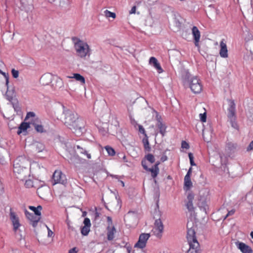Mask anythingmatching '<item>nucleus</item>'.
<instances>
[{"mask_svg":"<svg viewBox=\"0 0 253 253\" xmlns=\"http://www.w3.org/2000/svg\"><path fill=\"white\" fill-rule=\"evenodd\" d=\"M196 222H187V239L190 246L187 253H198L199 250V243L196 237V229L197 225Z\"/></svg>","mask_w":253,"mask_h":253,"instance_id":"2","label":"nucleus"},{"mask_svg":"<svg viewBox=\"0 0 253 253\" xmlns=\"http://www.w3.org/2000/svg\"><path fill=\"white\" fill-rule=\"evenodd\" d=\"M32 181L30 180H26V182H25V185L26 186H32Z\"/></svg>","mask_w":253,"mask_h":253,"instance_id":"51","label":"nucleus"},{"mask_svg":"<svg viewBox=\"0 0 253 253\" xmlns=\"http://www.w3.org/2000/svg\"><path fill=\"white\" fill-rule=\"evenodd\" d=\"M42 190V188H38L37 190V192L39 194V196L41 198H42V196H43V195H40L41 194Z\"/></svg>","mask_w":253,"mask_h":253,"instance_id":"52","label":"nucleus"},{"mask_svg":"<svg viewBox=\"0 0 253 253\" xmlns=\"http://www.w3.org/2000/svg\"><path fill=\"white\" fill-rule=\"evenodd\" d=\"M30 118H31L30 124L34 126L36 130L39 132H43L44 131L43 126L41 125L40 120L35 117V114L33 112H29L27 114L25 120Z\"/></svg>","mask_w":253,"mask_h":253,"instance_id":"6","label":"nucleus"},{"mask_svg":"<svg viewBox=\"0 0 253 253\" xmlns=\"http://www.w3.org/2000/svg\"><path fill=\"white\" fill-rule=\"evenodd\" d=\"M77 55L81 58L85 57L89 52V45L81 40L78 41L74 45Z\"/></svg>","mask_w":253,"mask_h":253,"instance_id":"5","label":"nucleus"},{"mask_svg":"<svg viewBox=\"0 0 253 253\" xmlns=\"http://www.w3.org/2000/svg\"><path fill=\"white\" fill-rule=\"evenodd\" d=\"M77 148L79 150H80V153L84 154L86 156V157L87 159H90L91 158V155L84 149L83 148H82L80 146L77 145Z\"/></svg>","mask_w":253,"mask_h":253,"instance_id":"30","label":"nucleus"},{"mask_svg":"<svg viewBox=\"0 0 253 253\" xmlns=\"http://www.w3.org/2000/svg\"><path fill=\"white\" fill-rule=\"evenodd\" d=\"M69 78H74L77 81L80 82L82 84H85L84 78L79 74H74L73 77H68Z\"/></svg>","mask_w":253,"mask_h":253,"instance_id":"27","label":"nucleus"},{"mask_svg":"<svg viewBox=\"0 0 253 253\" xmlns=\"http://www.w3.org/2000/svg\"><path fill=\"white\" fill-rule=\"evenodd\" d=\"M123 160L124 162H128V160L127 159V158L125 155H123Z\"/></svg>","mask_w":253,"mask_h":253,"instance_id":"54","label":"nucleus"},{"mask_svg":"<svg viewBox=\"0 0 253 253\" xmlns=\"http://www.w3.org/2000/svg\"><path fill=\"white\" fill-rule=\"evenodd\" d=\"M10 218L11 221H18L19 220L15 212L13 211L12 208L10 209Z\"/></svg>","mask_w":253,"mask_h":253,"instance_id":"29","label":"nucleus"},{"mask_svg":"<svg viewBox=\"0 0 253 253\" xmlns=\"http://www.w3.org/2000/svg\"><path fill=\"white\" fill-rule=\"evenodd\" d=\"M136 6H133L131 8V10L129 11V13L130 14H135L136 13Z\"/></svg>","mask_w":253,"mask_h":253,"instance_id":"45","label":"nucleus"},{"mask_svg":"<svg viewBox=\"0 0 253 253\" xmlns=\"http://www.w3.org/2000/svg\"><path fill=\"white\" fill-rule=\"evenodd\" d=\"M230 121L231 125L233 127H234L235 128H238V125L235 122V120H234V119L230 120Z\"/></svg>","mask_w":253,"mask_h":253,"instance_id":"43","label":"nucleus"},{"mask_svg":"<svg viewBox=\"0 0 253 253\" xmlns=\"http://www.w3.org/2000/svg\"><path fill=\"white\" fill-rule=\"evenodd\" d=\"M141 165L145 170L151 172V177L153 179H155L156 178V177L158 176L159 173V169H157V168H155L153 166L151 168H149L146 165V162L145 160H142Z\"/></svg>","mask_w":253,"mask_h":253,"instance_id":"11","label":"nucleus"},{"mask_svg":"<svg viewBox=\"0 0 253 253\" xmlns=\"http://www.w3.org/2000/svg\"><path fill=\"white\" fill-rule=\"evenodd\" d=\"M235 212V211L232 210L230 211H229L228 213L226 214V215L225 216V217H224V218L223 219V220H225L226 219V218L229 216V215H232L233 214H234V213Z\"/></svg>","mask_w":253,"mask_h":253,"instance_id":"50","label":"nucleus"},{"mask_svg":"<svg viewBox=\"0 0 253 253\" xmlns=\"http://www.w3.org/2000/svg\"><path fill=\"white\" fill-rule=\"evenodd\" d=\"M11 73H12V75L14 78H17L19 76L18 71L14 69H12Z\"/></svg>","mask_w":253,"mask_h":253,"instance_id":"38","label":"nucleus"},{"mask_svg":"<svg viewBox=\"0 0 253 253\" xmlns=\"http://www.w3.org/2000/svg\"><path fill=\"white\" fill-rule=\"evenodd\" d=\"M78 250L76 247H74L69 251V253H77Z\"/></svg>","mask_w":253,"mask_h":253,"instance_id":"47","label":"nucleus"},{"mask_svg":"<svg viewBox=\"0 0 253 253\" xmlns=\"http://www.w3.org/2000/svg\"><path fill=\"white\" fill-rule=\"evenodd\" d=\"M104 15L107 18L112 17L113 19H115L116 17L115 13L111 12L108 10H105L104 11Z\"/></svg>","mask_w":253,"mask_h":253,"instance_id":"33","label":"nucleus"},{"mask_svg":"<svg viewBox=\"0 0 253 253\" xmlns=\"http://www.w3.org/2000/svg\"><path fill=\"white\" fill-rule=\"evenodd\" d=\"M142 142L143 143L145 151L146 152H150L151 151V147L150 146L148 138H143Z\"/></svg>","mask_w":253,"mask_h":253,"instance_id":"28","label":"nucleus"},{"mask_svg":"<svg viewBox=\"0 0 253 253\" xmlns=\"http://www.w3.org/2000/svg\"><path fill=\"white\" fill-rule=\"evenodd\" d=\"M122 184H123V186H125V184H124V182H123V181H122Z\"/></svg>","mask_w":253,"mask_h":253,"instance_id":"59","label":"nucleus"},{"mask_svg":"<svg viewBox=\"0 0 253 253\" xmlns=\"http://www.w3.org/2000/svg\"><path fill=\"white\" fill-rule=\"evenodd\" d=\"M84 221H90V220H104L102 217V209L93 207L90 208L88 211H83L82 216L85 217Z\"/></svg>","mask_w":253,"mask_h":253,"instance_id":"4","label":"nucleus"},{"mask_svg":"<svg viewBox=\"0 0 253 253\" xmlns=\"http://www.w3.org/2000/svg\"><path fill=\"white\" fill-rule=\"evenodd\" d=\"M253 150V140L250 143L249 145L247 147V150L250 151Z\"/></svg>","mask_w":253,"mask_h":253,"instance_id":"48","label":"nucleus"},{"mask_svg":"<svg viewBox=\"0 0 253 253\" xmlns=\"http://www.w3.org/2000/svg\"><path fill=\"white\" fill-rule=\"evenodd\" d=\"M189 87L194 93H199L202 90L203 86L200 80L197 77H191L189 80Z\"/></svg>","mask_w":253,"mask_h":253,"instance_id":"8","label":"nucleus"},{"mask_svg":"<svg viewBox=\"0 0 253 253\" xmlns=\"http://www.w3.org/2000/svg\"><path fill=\"white\" fill-rule=\"evenodd\" d=\"M156 118L157 121L156 125L157 126L160 130V133L163 136H164L166 133L167 126L165 124L163 123L162 119L160 115L157 114Z\"/></svg>","mask_w":253,"mask_h":253,"instance_id":"13","label":"nucleus"},{"mask_svg":"<svg viewBox=\"0 0 253 253\" xmlns=\"http://www.w3.org/2000/svg\"><path fill=\"white\" fill-rule=\"evenodd\" d=\"M236 245L242 253H252L253 252L251 248L243 242H238Z\"/></svg>","mask_w":253,"mask_h":253,"instance_id":"18","label":"nucleus"},{"mask_svg":"<svg viewBox=\"0 0 253 253\" xmlns=\"http://www.w3.org/2000/svg\"><path fill=\"white\" fill-rule=\"evenodd\" d=\"M67 183V179L66 176L64 174L61 170H56L52 175V184L55 185L56 184H61L65 185Z\"/></svg>","mask_w":253,"mask_h":253,"instance_id":"9","label":"nucleus"},{"mask_svg":"<svg viewBox=\"0 0 253 253\" xmlns=\"http://www.w3.org/2000/svg\"><path fill=\"white\" fill-rule=\"evenodd\" d=\"M28 160L24 156L18 157L14 161L13 171L17 177L23 179L26 176Z\"/></svg>","mask_w":253,"mask_h":253,"instance_id":"3","label":"nucleus"},{"mask_svg":"<svg viewBox=\"0 0 253 253\" xmlns=\"http://www.w3.org/2000/svg\"><path fill=\"white\" fill-rule=\"evenodd\" d=\"M168 160V157L166 155H163L161 158V161L164 162Z\"/></svg>","mask_w":253,"mask_h":253,"instance_id":"49","label":"nucleus"},{"mask_svg":"<svg viewBox=\"0 0 253 253\" xmlns=\"http://www.w3.org/2000/svg\"><path fill=\"white\" fill-rule=\"evenodd\" d=\"M84 226L81 228V233L84 236L88 235L91 226L90 222H84Z\"/></svg>","mask_w":253,"mask_h":253,"instance_id":"22","label":"nucleus"},{"mask_svg":"<svg viewBox=\"0 0 253 253\" xmlns=\"http://www.w3.org/2000/svg\"><path fill=\"white\" fill-rule=\"evenodd\" d=\"M192 174V168H190L187 171V174L185 176V177H191V175Z\"/></svg>","mask_w":253,"mask_h":253,"instance_id":"46","label":"nucleus"},{"mask_svg":"<svg viewBox=\"0 0 253 253\" xmlns=\"http://www.w3.org/2000/svg\"><path fill=\"white\" fill-rule=\"evenodd\" d=\"M0 74H2L4 76V77L5 78V80H6V85L7 86H8V83H9V81H8V74H6L5 73L2 72L1 70V72H0Z\"/></svg>","mask_w":253,"mask_h":253,"instance_id":"39","label":"nucleus"},{"mask_svg":"<svg viewBox=\"0 0 253 253\" xmlns=\"http://www.w3.org/2000/svg\"><path fill=\"white\" fill-rule=\"evenodd\" d=\"M30 121L29 123L22 122L18 127L17 133L20 134L22 132L26 131L28 128L30 127Z\"/></svg>","mask_w":253,"mask_h":253,"instance_id":"23","label":"nucleus"},{"mask_svg":"<svg viewBox=\"0 0 253 253\" xmlns=\"http://www.w3.org/2000/svg\"><path fill=\"white\" fill-rule=\"evenodd\" d=\"M63 121L64 125L76 135L82 134L84 124V121L78 118L77 114L70 111H66L64 112Z\"/></svg>","mask_w":253,"mask_h":253,"instance_id":"1","label":"nucleus"},{"mask_svg":"<svg viewBox=\"0 0 253 253\" xmlns=\"http://www.w3.org/2000/svg\"><path fill=\"white\" fill-rule=\"evenodd\" d=\"M150 237V235L149 233H141L139 235L138 241L134 245V248L140 249L145 248Z\"/></svg>","mask_w":253,"mask_h":253,"instance_id":"10","label":"nucleus"},{"mask_svg":"<svg viewBox=\"0 0 253 253\" xmlns=\"http://www.w3.org/2000/svg\"><path fill=\"white\" fill-rule=\"evenodd\" d=\"M105 206L107 209L113 212L119 210L121 208V202L119 199L116 197H113L105 203Z\"/></svg>","mask_w":253,"mask_h":253,"instance_id":"7","label":"nucleus"},{"mask_svg":"<svg viewBox=\"0 0 253 253\" xmlns=\"http://www.w3.org/2000/svg\"><path fill=\"white\" fill-rule=\"evenodd\" d=\"M168 178H169V179H170V176H169L168 177Z\"/></svg>","mask_w":253,"mask_h":253,"instance_id":"60","label":"nucleus"},{"mask_svg":"<svg viewBox=\"0 0 253 253\" xmlns=\"http://www.w3.org/2000/svg\"><path fill=\"white\" fill-rule=\"evenodd\" d=\"M146 160L148 161L150 163L153 164L155 162V157L151 154H148L145 156Z\"/></svg>","mask_w":253,"mask_h":253,"instance_id":"34","label":"nucleus"},{"mask_svg":"<svg viewBox=\"0 0 253 253\" xmlns=\"http://www.w3.org/2000/svg\"><path fill=\"white\" fill-rule=\"evenodd\" d=\"M138 128H139V131L140 133H142V134H144L145 136H147V135H146V133H145V129L144 128V127H143V126H141V125H139V126H138Z\"/></svg>","mask_w":253,"mask_h":253,"instance_id":"42","label":"nucleus"},{"mask_svg":"<svg viewBox=\"0 0 253 253\" xmlns=\"http://www.w3.org/2000/svg\"><path fill=\"white\" fill-rule=\"evenodd\" d=\"M219 55L222 58H227L228 56V49L224 39H222L220 42Z\"/></svg>","mask_w":253,"mask_h":253,"instance_id":"16","label":"nucleus"},{"mask_svg":"<svg viewBox=\"0 0 253 253\" xmlns=\"http://www.w3.org/2000/svg\"><path fill=\"white\" fill-rule=\"evenodd\" d=\"M228 118L229 120H236L235 104L233 101H231L230 107L228 109Z\"/></svg>","mask_w":253,"mask_h":253,"instance_id":"19","label":"nucleus"},{"mask_svg":"<svg viewBox=\"0 0 253 253\" xmlns=\"http://www.w3.org/2000/svg\"><path fill=\"white\" fill-rule=\"evenodd\" d=\"M108 221H112V218L110 216L107 217Z\"/></svg>","mask_w":253,"mask_h":253,"instance_id":"55","label":"nucleus"},{"mask_svg":"<svg viewBox=\"0 0 253 253\" xmlns=\"http://www.w3.org/2000/svg\"><path fill=\"white\" fill-rule=\"evenodd\" d=\"M21 226L20 222H13V230L15 233H16Z\"/></svg>","mask_w":253,"mask_h":253,"instance_id":"35","label":"nucleus"},{"mask_svg":"<svg viewBox=\"0 0 253 253\" xmlns=\"http://www.w3.org/2000/svg\"><path fill=\"white\" fill-rule=\"evenodd\" d=\"M194 198V195L192 193H189L187 197V202L185 204L186 208L190 212L194 211V207L193 204V201Z\"/></svg>","mask_w":253,"mask_h":253,"instance_id":"15","label":"nucleus"},{"mask_svg":"<svg viewBox=\"0 0 253 253\" xmlns=\"http://www.w3.org/2000/svg\"><path fill=\"white\" fill-rule=\"evenodd\" d=\"M251 236L252 238V239H253V231L251 232Z\"/></svg>","mask_w":253,"mask_h":253,"instance_id":"57","label":"nucleus"},{"mask_svg":"<svg viewBox=\"0 0 253 253\" xmlns=\"http://www.w3.org/2000/svg\"><path fill=\"white\" fill-rule=\"evenodd\" d=\"M0 72H1V70L0 69Z\"/></svg>","mask_w":253,"mask_h":253,"instance_id":"61","label":"nucleus"},{"mask_svg":"<svg viewBox=\"0 0 253 253\" xmlns=\"http://www.w3.org/2000/svg\"><path fill=\"white\" fill-rule=\"evenodd\" d=\"M181 147L182 148H185L186 149H188L189 148V144L185 141H182L181 143Z\"/></svg>","mask_w":253,"mask_h":253,"instance_id":"41","label":"nucleus"},{"mask_svg":"<svg viewBox=\"0 0 253 253\" xmlns=\"http://www.w3.org/2000/svg\"><path fill=\"white\" fill-rule=\"evenodd\" d=\"M14 95L13 91L7 90L5 93V97L7 100L9 101H12L13 99Z\"/></svg>","mask_w":253,"mask_h":253,"instance_id":"32","label":"nucleus"},{"mask_svg":"<svg viewBox=\"0 0 253 253\" xmlns=\"http://www.w3.org/2000/svg\"><path fill=\"white\" fill-rule=\"evenodd\" d=\"M116 229L112 224H109L107 228V238L108 241H112L115 238Z\"/></svg>","mask_w":253,"mask_h":253,"instance_id":"17","label":"nucleus"},{"mask_svg":"<svg viewBox=\"0 0 253 253\" xmlns=\"http://www.w3.org/2000/svg\"><path fill=\"white\" fill-rule=\"evenodd\" d=\"M29 209L32 211L36 215L40 216L41 214V211L42 210V207L41 206H38L37 207L34 206H29Z\"/></svg>","mask_w":253,"mask_h":253,"instance_id":"26","label":"nucleus"},{"mask_svg":"<svg viewBox=\"0 0 253 253\" xmlns=\"http://www.w3.org/2000/svg\"><path fill=\"white\" fill-rule=\"evenodd\" d=\"M158 220H160V218H158V219H155V221H156V222L158 221Z\"/></svg>","mask_w":253,"mask_h":253,"instance_id":"58","label":"nucleus"},{"mask_svg":"<svg viewBox=\"0 0 253 253\" xmlns=\"http://www.w3.org/2000/svg\"><path fill=\"white\" fill-rule=\"evenodd\" d=\"M105 149L106 150V151L107 152V153L109 156H115L116 152H115V150L112 147H111L109 146H106L105 147Z\"/></svg>","mask_w":253,"mask_h":253,"instance_id":"31","label":"nucleus"},{"mask_svg":"<svg viewBox=\"0 0 253 253\" xmlns=\"http://www.w3.org/2000/svg\"><path fill=\"white\" fill-rule=\"evenodd\" d=\"M160 164V162L159 161H157L155 164L153 166V167H154L155 168H157V169H159V165Z\"/></svg>","mask_w":253,"mask_h":253,"instance_id":"53","label":"nucleus"},{"mask_svg":"<svg viewBox=\"0 0 253 253\" xmlns=\"http://www.w3.org/2000/svg\"><path fill=\"white\" fill-rule=\"evenodd\" d=\"M37 223H38V222H33V226L35 227L37 225Z\"/></svg>","mask_w":253,"mask_h":253,"instance_id":"56","label":"nucleus"},{"mask_svg":"<svg viewBox=\"0 0 253 253\" xmlns=\"http://www.w3.org/2000/svg\"><path fill=\"white\" fill-rule=\"evenodd\" d=\"M164 230L163 222H155L152 230L153 234L158 238H161Z\"/></svg>","mask_w":253,"mask_h":253,"instance_id":"12","label":"nucleus"},{"mask_svg":"<svg viewBox=\"0 0 253 253\" xmlns=\"http://www.w3.org/2000/svg\"><path fill=\"white\" fill-rule=\"evenodd\" d=\"M125 217L127 219L131 218L132 220H136L138 218V214L136 211H129L125 215Z\"/></svg>","mask_w":253,"mask_h":253,"instance_id":"25","label":"nucleus"},{"mask_svg":"<svg viewBox=\"0 0 253 253\" xmlns=\"http://www.w3.org/2000/svg\"><path fill=\"white\" fill-rule=\"evenodd\" d=\"M25 213L26 216L27 217V218H29V219H30V220H31L30 221H39L38 220H33L31 219H30V216H31V213H30L27 210H25Z\"/></svg>","mask_w":253,"mask_h":253,"instance_id":"44","label":"nucleus"},{"mask_svg":"<svg viewBox=\"0 0 253 253\" xmlns=\"http://www.w3.org/2000/svg\"><path fill=\"white\" fill-rule=\"evenodd\" d=\"M40 84L42 85H47L51 83V77L49 74L43 75L40 80Z\"/></svg>","mask_w":253,"mask_h":253,"instance_id":"21","label":"nucleus"},{"mask_svg":"<svg viewBox=\"0 0 253 253\" xmlns=\"http://www.w3.org/2000/svg\"><path fill=\"white\" fill-rule=\"evenodd\" d=\"M188 156L190 160V165L191 166H195L196 164L194 162V157L193 154L191 153H189L188 154Z\"/></svg>","mask_w":253,"mask_h":253,"instance_id":"36","label":"nucleus"},{"mask_svg":"<svg viewBox=\"0 0 253 253\" xmlns=\"http://www.w3.org/2000/svg\"><path fill=\"white\" fill-rule=\"evenodd\" d=\"M43 226H44L45 227H46V228H47V230H48V237H52L53 236V232L52 231V230L51 229H50V228H49V227L45 225V224H43Z\"/></svg>","mask_w":253,"mask_h":253,"instance_id":"40","label":"nucleus"},{"mask_svg":"<svg viewBox=\"0 0 253 253\" xmlns=\"http://www.w3.org/2000/svg\"><path fill=\"white\" fill-rule=\"evenodd\" d=\"M200 120L202 122H206V120H207V115H206V113L205 112L204 113H201L200 114Z\"/></svg>","mask_w":253,"mask_h":253,"instance_id":"37","label":"nucleus"},{"mask_svg":"<svg viewBox=\"0 0 253 253\" xmlns=\"http://www.w3.org/2000/svg\"><path fill=\"white\" fill-rule=\"evenodd\" d=\"M149 64L152 65L159 73L163 72V70L162 68L160 63L158 62L157 59L154 57H151L149 59Z\"/></svg>","mask_w":253,"mask_h":253,"instance_id":"20","label":"nucleus"},{"mask_svg":"<svg viewBox=\"0 0 253 253\" xmlns=\"http://www.w3.org/2000/svg\"><path fill=\"white\" fill-rule=\"evenodd\" d=\"M192 187V183L191 177H184V189L185 191L189 190Z\"/></svg>","mask_w":253,"mask_h":253,"instance_id":"24","label":"nucleus"},{"mask_svg":"<svg viewBox=\"0 0 253 253\" xmlns=\"http://www.w3.org/2000/svg\"><path fill=\"white\" fill-rule=\"evenodd\" d=\"M192 34L194 38V44L196 46L199 47V42L201 37L200 32L196 26H193L192 29Z\"/></svg>","mask_w":253,"mask_h":253,"instance_id":"14","label":"nucleus"}]
</instances>
